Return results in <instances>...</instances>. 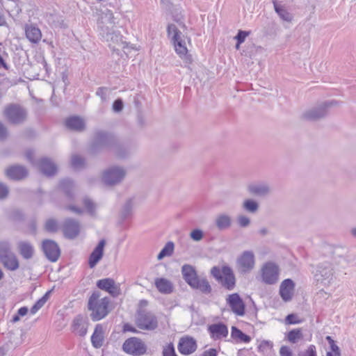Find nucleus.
Wrapping results in <instances>:
<instances>
[{
	"label": "nucleus",
	"instance_id": "a211bd4d",
	"mask_svg": "<svg viewBox=\"0 0 356 356\" xmlns=\"http://www.w3.org/2000/svg\"><path fill=\"white\" fill-rule=\"evenodd\" d=\"M99 289L109 293L113 297H117L120 294V289L115 284V281L111 278L99 280L97 282Z\"/></svg>",
	"mask_w": 356,
	"mask_h": 356
},
{
	"label": "nucleus",
	"instance_id": "4468645a",
	"mask_svg": "<svg viewBox=\"0 0 356 356\" xmlns=\"http://www.w3.org/2000/svg\"><path fill=\"white\" fill-rule=\"evenodd\" d=\"M226 301L233 313L240 316L245 314V305L238 293H234L229 295Z\"/></svg>",
	"mask_w": 356,
	"mask_h": 356
},
{
	"label": "nucleus",
	"instance_id": "de8ad7c7",
	"mask_svg": "<svg viewBox=\"0 0 356 356\" xmlns=\"http://www.w3.org/2000/svg\"><path fill=\"white\" fill-rule=\"evenodd\" d=\"M190 236L193 241H200L203 238V232L200 229H195L191 232Z\"/></svg>",
	"mask_w": 356,
	"mask_h": 356
},
{
	"label": "nucleus",
	"instance_id": "a18cd8bd",
	"mask_svg": "<svg viewBox=\"0 0 356 356\" xmlns=\"http://www.w3.org/2000/svg\"><path fill=\"white\" fill-rule=\"evenodd\" d=\"M346 250L341 247L335 248L333 251V257L334 259H337L339 258V261H337V264H341V260H345L343 257V254L346 253Z\"/></svg>",
	"mask_w": 356,
	"mask_h": 356
},
{
	"label": "nucleus",
	"instance_id": "6e6d98bb",
	"mask_svg": "<svg viewBox=\"0 0 356 356\" xmlns=\"http://www.w3.org/2000/svg\"><path fill=\"white\" fill-rule=\"evenodd\" d=\"M280 356H293L291 350L286 346H281L280 349Z\"/></svg>",
	"mask_w": 356,
	"mask_h": 356
},
{
	"label": "nucleus",
	"instance_id": "603ef678",
	"mask_svg": "<svg viewBox=\"0 0 356 356\" xmlns=\"http://www.w3.org/2000/svg\"><path fill=\"white\" fill-rule=\"evenodd\" d=\"M286 323L289 325L298 324L301 323L300 320L297 319V316L294 314H290L286 316L285 319Z\"/></svg>",
	"mask_w": 356,
	"mask_h": 356
},
{
	"label": "nucleus",
	"instance_id": "a19ab883",
	"mask_svg": "<svg viewBox=\"0 0 356 356\" xmlns=\"http://www.w3.org/2000/svg\"><path fill=\"white\" fill-rule=\"evenodd\" d=\"M302 337L303 334L300 328L291 330L288 332L286 336L287 340L292 343H297L299 340L302 339Z\"/></svg>",
	"mask_w": 356,
	"mask_h": 356
},
{
	"label": "nucleus",
	"instance_id": "bf43d9fd",
	"mask_svg": "<svg viewBox=\"0 0 356 356\" xmlns=\"http://www.w3.org/2000/svg\"><path fill=\"white\" fill-rule=\"evenodd\" d=\"M304 356H317L316 346L314 345H310L305 352Z\"/></svg>",
	"mask_w": 356,
	"mask_h": 356
},
{
	"label": "nucleus",
	"instance_id": "49530a36",
	"mask_svg": "<svg viewBox=\"0 0 356 356\" xmlns=\"http://www.w3.org/2000/svg\"><path fill=\"white\" fill-rule=\"evenodd\" d=\"M45 229L48 232H55L58 230V223L54 219H49L45 223Z\"/></svg>",
	"mask_w": 356,
	"mask_h": 356
},
{
	"label": "nucleus",
	"instance_id": "79ce46f5",
	"mask_svg": "<svg viewBox=\"0 0 356 356\" xmlns=\"http://www.w3.org/2000/svg\"><path fill=\"white\" fill-rule=\"evenodd\" d=\"M51 291H47L41 298H40L31 308V314H35L47 302L49 299Z\"/></svg>",
	"mask_w": 356,
	"mask_h": 356
},
{
	"label": "nucleus",
	"instance_id": "4be33fe9",
	"mask_svg": "<svg viewBox=\"0 0 356 356\" xmlns=\"http://www.w3.org/2000/svg\"><path fill=\"white\" fill-rule=\"evenodd\" d=\"M211 337L215 340L225 338L228 335V328L222 323H213L208 327Z\"/></svg>",
	"mask_w": 356,
	"mask_h": 356
},
{
	"label": "nucleus",
	"instance_id": "58836bf2",
	"mask_svg": "<svg viewBox=\"0 0 356 356\" xmlns=\"http://www.w3.org/2000/svg\"><path fill=\"white\" fill-rule=\"evenodd\" d=\"M59 187L67 197L70 199L73 197L72 190L74 188V184L72 181L68 179H63L60 182Z\"/></svg>",
	"mask_w": 356,
	"mask_h": 356
},
{
	"label": "nucleus",
	"instance_id": "ea45409f",
	"mask_svg": "<svg viewBox=\"0 0 356 356\" xmlns=\"http://www.w3.org/2000/svg\"><path fill=\"white\" fill-rule=\"evenodd\" d=\"M174 249H175L174 243L172 241H168V243H165V246L162 248V250L158 254L157 259L159 260H161L163 258H164L165 257H169V256L172 255V254L174 252Z\"/></svg>",
	"mask_w": 356,
	"mask_h": 356
},
{
	"label": "nucleus",
	"instance_id": "13d9d810",
	"mask_svg": "<svg viewBox=\"0 0 356 356\" xmlns=\"http://www.w3.org/2000/svg\"><path fill=\"white\" fill-rule=\"evenodd\" d=\"M273 344L271 341H263L259 345V349L261 350H271L273 348Z\"/></svg>",
	"mask_w": 356,
	"mask_h": 356
},
{
	"label": "nucleus",
	"instance_id": "aec40b11",
	"mask_svg": "<svg viewBox=\"0 0 356 356\" xmlns=\"http://www.w3.org/2000/svg\"><path fill=\"white\" fill-rule=\"evenodd\" d=\"M88 320L86 317L79 314L74 317L72 323V329L74 332L81 337H83L87 333Z\"/></svg>",
	"mask_w": 356,
	"mask_h": 356
},
{
	"label": "nucleus",
	"instance_id": "412c9836",
	"mask_svg": "<svg viewBox=\"0 0 356 356\" xmlns=\"http://www.w3.org/2000/svg\"><path fill=\"white\" fill-rule=\"evenodd\" d=\"M294 287L295 284L291 279H286L281 283L280 295L284 302H289L292 299Z\"/></svg>",
	"mask_w": 356,
	"mask_h": 356
},
{
	"label": "nucleus",
	"instance_id": "69168bd1",
	"mask_svg": "<svg viewBox=\"0 0 356 356\" xmlns=\"http://www.w3.org/2000/svg\"><path fill=\"white\" fill-rule=\"evenodd\" d=\"M173 19L177 23H178L180 26L185 28V24L183 21V16L181 15H173Z\"/></svg>",
	"mask_w": 356,
	"mask_h": 356
},
{
	"label": "nucleus",
	"instance_id": "7c9ffc66",
	"mask_svg": "<svg viewBox=\"0 0 356 356\" xmlns=\"http://www.w3.org/2000/svg\"><path fill=\"white\" fill-rule=\"evenodd\" d=\"M237 264L240 267H253L254 255L252 251H244L238 258Z\"/></svg>",
	"mask_w": 356,
	"mask_h": 356
},
{
	"label": "nucleus",
	"instance_id": "423d86ee",
	"mask_svg": "<svg viewBox=\"0 0 356 356\" xmlns=\"http://www.w3.org/2000/svg\"><path fill=\"white\" fill-rule=\"evenodd\" d=\"M211 273L226 289L230 291L235 287L236 279L232 268H211Z\"/></svg>",
	"mask_w": 356,
	"mask_h": 356
},
{
	"label": "nucleus",
	"instance_id": "dca6fc26",
	"mask_svg": "<svg viewBox=\"0 0 356 356\" xmlns=\"http://www.w3.org/2000/svg\"><path fill=\"white\" fill-rule=\"evenodd\" d=\"M42 249L46 257L51 261H56L60 256V249L56 242L45 240L42 243Z\"/></svg>",
	"mask_w": 356,
	"mask_h": 356
},
{
	"label": "nucleus",
	"instance_id": "ddd939ff",
	"mask_svg": "<svg viewBox=\"0 0 356 356\" xmlns=\"http://www.w3.org/2000/svg\"><path fill=\"white\" fill-rule=\"evenodd\" d=\"M62 230L65 238L74 239L76 238L80 233V222L73 218H67L63 222Z\"/></svg>",
	"mask_w": 356,
	"mask_h": 356
},
{
	"label": "nucleus",
	"instance_id": "f03ea898",
	"mask_svg": "<svg viewBox=\"0 0 356 356\" xmlns=\"http://www.w3.org/2000/svg\"><path fill=\"white\" fill-rule=\"evenodd\" d=\"M123 148L113 135L104 131H98L95 134L94 140L90 146V152L95 154L104 149H109L116 157H123L126 154L125 153L122 154L120 152Z\"/></svg>",
	"mask_w": 356,
	"mask_h": 356
},
{
	"label": "nucleus",
	"instance_id": "e2e57ef3",
	"mask_svg": "<svg viewBox=\"0 0 356 356\" xmlns=\"http://www.w3.org/2000/svg\"><path fill=\"white\" fill-rule=\"evenodd\" d=\"M67 210H69L73 213H77V214H81L83 213V209L77 207L74 205H68L65 207Z\"/></svg>",
	"mask_w": 356,
	"mask_h": 356
},
{
	"label": "nucleus",
	"instance_id": "e433bc0d",
	"mask_svg": "<svg viewBox=\"0 0 356 356\" xmlns=\"http://www.w3.org/2000/svg\"><path fill=\"white\" fill-rule=\"evenodd\" d=\"M231 337L232 339L239 342L249 343L251 341L250 336L243 333L241 330L235 326L232 327Z\"/></svg>",
	"mask_w": 356,
	"mask_h": 356
},
{
	"label": "nucleus",
	"instance_id": "f704fd0d",
	"mask_svg": "<svg viewBox=\"0 0 356 356\" xmlns=\"http://www.w3.org/2000/svg\"><path fill=\"white\" fill-rule=\"evenodd\" d=\"M215 224L219 230H225L230 227L232 218L227 214H220L216 218Z\"/></svg>",
	"mask_w": 356,
	"mask_h": 356
},
{
	"label": "nucleus",
	"instance_id": "f257e3e1",
	"mask_svg": "<svg viewBox=\"0 0 356 356\" xmlns=\"http://www.w3.org/2000/svg\"><path fill=\"white\" fill-rule=\"evenodd\" d=\"M114 24L113 13L108 10L99 19L98 29L100 35L108 42L109 47L113 51L118 52L127 47V43L122 40V36L120 33L113 29Z\"/></svg>",
	"mask_w": 356,
	"mask_h": 356
},
{
	"label": "nucleus",
	"instance_id": "bb28decb",
	"mask_svg": "<svg viewBox=\"0 0 356 356\" xmlns=\"http://www.w3.org/2000/svg\"><path fill=\"white\" fill-rule=\"evenodd\" d=\"M314 277L318 282L323 285H329L333 279L332 268H318Z\"/></svg>",
	"mask_w": 356,
	"mask_h": 356
},
{
	"label": "nucleus",
	"instance_id": "2f4dec72",
	"mask_svg": "<svg viewBox=\"0 0 356 356\" xmlns=\"http://www.w3.org/2000/svg\"><path fill=\"white\" fill-rule=\"evenodd\" d=\"M4 7L10 17L17 16L22 11L19 0H6Z\"/></svg>",
	"mask_w": 356,
	"mask_h": 356
},
{
	"label": "nucleus",
	"instance_id": "8fccbe9b",
	"mask_svg": "<svg viewBox=\"0 0 356 356\" xmlns=\"http://www.w3.org/2000/svg\"><path fill=\"white\" fill-rule=\"evenodd\" d=\"M250 34V31L239 30L237 35L234 37V39L236 40L238 43H243L246 37H248Z\"/></svg>",
	"mask_w": 356,
	"mask_h": 356
},
{
	"label": "nucleus",
	"instance_id": "f8f14e48",
	"mask_svg": "<svg viewBox=\"0 0 356 356\" xmlns=\"http://www.w3.org/2000/svg\"><path fill=\"white\" fill-rule=\"evenodd\" d=\"M333 102H325L318 106L306 111L302 115V118L309 121H316L325 117L327 114V108L333 104Z\"/></svg>",
	"mask_w": 356,
	"mask_h": 356
},
{
	"label": "nucleus",
	"instance_id": "1a4fd4ad",
	"mask_svg": "<svg viewBox=\"0 0 356 356\" xmlns=\"http://www.w3.org/2000/svg\"><path fill=\"white\" fill-rule=\"evenodd\" d=\"M126 170L119 166H112L106 170L102 180L106 185L114 186L120 184L126 176Z\"/></svg>",
	"mask_w": 356,
	"mask_h": 356
},
{
	"label": "nucleus",
	"instance_id": "c9c22d12",
	"mask_svg": "<svg viewBox=\"0 0 356 356\" xmlns=\"http://www.w3.org/2000/svg\"><path fill=\"white\" fill-rule=\"evenodd\" d=\"M241 207L245 211L250 213H256L259 209V203L251 198L244 200Z\"/></svg>",
	"mask_w": 356,
	"mask_h": 356
},
{
	"label": "nucleus",
	"instance_id": "052dcab7",
	"mask_svg": "<svg viewBox=\"0 0 356 356\" xmlns=\"http://www.w3.org/2000/svg\"><path fill=\"white\" fill-rule=\"evenodd\" d=\"M8 131L4 124L0 122V139L4 140L7 138Z\"/></svg>",
	"mask_w": 356,
	"mask_h": 356
},
{
	"label": "nucleus",
	"instance_id": "9d476101",
	"mask_svg": "<svg viewBox=\"0 0 356 356\" xmlns=\"http://www.w3.org/2000/svg\"><path fill=\"white\" fill-rule=\"evenodd\" d=\"M122 349L127 354L140 356L146 353L147 346L140 339L131 337L124 342Z\"/></svg>",
	"mask_w": 356,
	"mask_h": 356
},
{
	"label": "nucleus",
	"instance_id": "774afa93",
	"mask_svg": "<svg viewBox=\"0 0 356 356\" xmlns=\"http://www.w3.org/2000/svg\"><path fill=\"white\" fill-rule=\"evenodd\" d=\"M202 356H217V351L214 348H210L208 350H205Z\"/></svg>",
	"mask_w": 356,
	"mask_h": 356
},
{
	"label": "nucleus",
	"instance_id": "2eb2a0df",
	"mask_svg": "<svg viewBox=\"0 0 356 356\" xmlns=\"http://www.w3.org/2000/svg\"><path fill=\"white\" fill-rule=\"evenodd\" d=\"M247 191L250 194L261 197H267L272 193L270 186L266 182L249 184Z\"/></svg>",
	"mask_w": 356,
	"mask_h": 356
},
{
	"label": "nucleus",
	"instance_id": "864d4df0",
	"mask_svg": "<svg viewBox=\"0 0 356 356\" xmlns=\"http://www.w3.org/2000/svg\"><path fill=\"white\" fill-rule=\"evenodd\" d=\"M123 102L121 99H116L113 104V109L115 112H120L123 109Z\"/></svg>",
	"mask_w": 356,
	"mask_h": 356
},
{
	"label": "nucleus",
	"instance_id": "0e129e2a",
	"mask_svg": "<svg viewBox=\"0 0 356 356\" xmlns=\"http://www.w3.org/2000/svg\"><path fill=\"white\" fill-rule=\"evenodd\" d=\"M123 332H131L134 333L138 332L137 330L129 323H125L123 325Z\"/></svg>",
	"mask_w": 356,
	"mask_h": 356
},
{
	"label": "nucleus",
	"instance_id": "20e7f679",
	"mask_svg": "<svg viewBox=\"0 0 356 356\" xmlns=\"http://www.w3.org/2000/svg\"><path fill=\"white\" fill-rule=\"evenodd\" d=\"M167 32L168 35L171 36L176 53L186 63H191L193 59L191 56L188 54L186 47V43H190V39L185 37L173 24H168Z\"/></svg>",
	"mask_w": 356,
	"mask_h": 356
},
{
	"label": "nucleus",
	"instance_id": "680f3d73",
	"mask_svg": "<svg viewBox=\"0 0 356 356\" xmlns=\"http://www.w3.org/2000/svg\"><path fill=\"white\" fill-rule=\"evenodd\" d=\"M8 194V187L3 184H0V199L5 198Z\"/></svg>",
	"mask_w": 356,
	"mask_h": 356
},
{
	"label": "nucleus",
	"instance_id": "a878e982",
	"mask_svg": "<svg viewBox=\"0 0 356 356\" xmlns=\"http://www.w3.org/2000/svg\"><path fill=\"white\" fill-rule=\"evenodd\" d=\"M25 33L27 39L33 43H38L42 38L41 31L33 24H26Z\"/></svg>",
	"mask_w": 356,
	"mask_h": 356
},
{
	"label": "nucleus",
	"instance_id": "cd10ccee",
	"mask_svg": "<svg viewBox=\"0 0 356 356\" xmlns=\"http://www.w3.org/2000/svg\"><path fill=\"white\" fill-rule=\"evenodd\" d=\"M39 168L47 176H52L56 174L57 168L56 165L47 158H42L39 162Z\"/></svg>",
	"mask_w": 356,
	"mask_h": 356
},
{
	"label": "nucleus",
	"instance_id": "393cba45",
	"mask_svg": "<svg viewBox=\"0 0 356 356\" xmlns=\"http://www.w3.org/2000/svg\"><path fill=\"white\" fill-rule=\"evenodd\" d=\"M154 284L157 290L163 294H170L174 291V285L171 281L166 278L158 277L154 280Z\"/></svg>",
	"mask_w": 356,
	"mask_h": 356
},
{
	"label": "nucleus",
	"instance_id": "c756f323",
	"mask_svg": "<svg viewBox=\"0 0 356 356\" xmlns=\"http://www.w3.org/2000/svg\"><path fill=\"white\" fill-rule=\"evenodd\" d=\"M105 241L101 240L97 246L95 248V250L91 253L89 258V265L90 267H94L97 263L100 260L103 255V250L105 245Z\"/></svg>",
	"mask_w": 356,
	"mask_h": 356
},
{
	"label": "nucleus",
	"instance_id": "3c124183",
	"mask_svg": "<svg viewBox=\"0 0 356 356\" xmlns=\"http://www.w3.org/2000/svg\"><path fill=\"white\" fill-rule=\"evenodd\" d=\"M237 221H238V225L241 227H246L248 226H249V225L250 224V220L248 217L245 216H239L238 218H237Z\"/></svg>",
	"mask_w": 356,
	"mask_h": 356
},
{
	"label": "nucleus",
	"instance_id": "09e8293b",
	"mask_svg": "<svg viewBox=\"0 0 356 356\" xmlns=\"http://www.w3.org/2000/svg\"><path fill=\"white\" fill-rule=\"evenodd\" d=\"M163 356H177L172 343L168 344L163 348Z\"/></svg>",
	"mask_w": 356,
	"mask_h": 356
},
{
	"label": "nucleus",
	"instance_id": "0eeeda50",
	"mask_svg": "<svg viewBox=\"0 0 356 356\" xmlns=\"http://www.w3.org/2000/svg\"><path fill=\"white\" fill-rule=\"evenodd\" d=\"M0 261L4 267H19V260L8 241H0Z\"/></svg>",
	"mask_w": 356,
	"mask_h": 356
},
{
	"label": "nucleus",
	"instance_id": "7ed1b4c3",
	"mask_svg": "<svg viewBox=\"0 0 356 356\" xmlns=\"http://www.w3.org/2000/svg\"><path fill=\"white\" fill-rule=\"evenodd\" d=\"M109 305V298H100V293L94 291L88 302V309L90 312V316L92 321H98L104 318L111 311Z\"/></svg>",
	"mask_w": 356,
	"mask_h": 356
},
{
	"label": "nucleus",
	"instance_id": "5fc2aeb1",
	"mask_svg": "<svg viewBox=\"0 0 356 356\" xmlns=\"http://www.w3.org/2000/svg\"><path fill=\"white\" fill-rule=\"evenodd\" d=\"M62 268H51V270L49 273V279L52 281H56L60 280V277L57 276L56 273H59Z\"/></svg>",
	"mask_w": 356,
	"mask_h": 356
},
{
	"label": "nucleus",
	"instance_id": "6e6552de",
	"mask_svg": "<svg viewBox=\"0 0 356 356\" xmlns=\"http://www.w3.org/2000/svg\"><path fill=\"white\" fill-rule=\"evenodd\" d=\"M3 115L10 123L15 124L24 122L26 118V110L15 104L8 105L3 111Z\"/></svg>",
	"mask_w": 356,
	"mask_h": 356
},
{
	"label": "nucleus",
	"instance_id": "39448f33",
	"mask_svg": "<svg viewBox=\"0 0 356 356\" xmlns=\"http://www.w3.org/2000/svg\"><path fill=\"white\" fill-rule=\"evenodd\" d=\"M182 275L186 282L193 289L200 291L205 295L211 293L212 288L205 278L200 277L195 271V268H181Z\"/></svg>",
	"mask_w": 356,
	"mask_h": 356
},
{
	"label": "nucleus",
	"instance_id": "473e14b6",
	"mask_svg": "<svg viewBox=\"0 0 356 356\" xmlns=\"http://www.w3.org/2000/svg\"><path fill=\"white\" fill-rule=\"evenodd\" d=\"M66 127L72 130L82 131L84 129L85 123L82 118L78 116H72L65 121Z\"/></svg>",
	"mask_w": 356,
	"mask_h": 356
},
{
	"label": "nucleus",
	"instance_id": "72a5a7b5",
	"mask_svg": "<svg viewBox=\"0 0 356 356\" xmlns=\"http://www.w3.org/2000/svg\"><path fill=\"white\" fill-rule=\"evenodd\" d=\"M273 6L275 11L279 15V17L283 20L287 22H291L293 19L292 15L286 10L284 6L278 3L276 1H273Z\"/></svg>",
	"mask_w": 356,
	"mask_h": 356
},
{
	"label": "nucleus",
	"instance_id": "f3484780",
	"mask_svg": "<svg viewBox=\"0 0 356 356\" xmlns=\"http://www.w3.org/2000/svg\"><path fill=\"white\" fill-rule=\"evenodd\" d=\"M279 275V268H261L259 278L263 283L273 285L278 282Z\"/></svg>",
	"mask_w": 356,
	"mask_h": 356
},
{
	"label": "nucleus",
	"instance_id": "9b49d317",
	"mask_svg": "<svg viewBox=\"0 0 356 356\" xmlns=\"http://www.w3.org/2000/svg\"><path fill=\"white\" fill-rule=\"evenodd\" d=\"M136 325L142 330H154L158 327V321L152 313L142 312L138 314Z\"/></svg>",
	"mask_w": 356,
	"mask_h": 356
},
{
	"label": "nucleus",
	"instance_id": "6ab92c4d",
	"mask_svg": "<svg viewBox=\"0 0 356 356\" xmlns=\"http://www.w3.org/2000/svg\"><path fill=\"white\" fill-rule=\"evenodd\" d=\"M197 349L195 340L189 337H182L178 343V350L181 354L190 355L194 353Z\"/></svg>",
	"mask_w": 356,
	"mask_h": 356
},
{
	"label": "nucleus",
	"instance_id": "b1692460",
	"mask_svg": "<svg viewBox=\"0 0 356 356\" xmlns=\"http://www.w3.org/2000/svg\"><path fill=\"white\" fill-rule=\"evenodd\" d=\"M6 172L8 177L14 180L22 179L28 175L26 168L22 165L10 166L6 170Z\"/></svg>",
	"mask_w": 356,
	"mask_h": 356
},
{
	"label": "nucleus",
	"instance_id": "c85d7f7f",
	"mask_svg": "<svg viewBox=\"0 0 356 356\" xmlns=\"http://www.w3.org/2000/svg\"><path fill=\"white\" fill-rule=\"evenodd\" d=\"M104 340V328L101 324L96 325L93 334L91 336V343L92 346L99 348L103 346Z\"/></svg>",
	"mask_w": 356,
	"mask_h": 356
},
{
	"label": "nucleus",
	"instance_id": "4d7b16f0",
	"mask_svg": "<svg viewBox=\"0 0 356 356\" xmlns=\"http://www.w3.org/2000/svg\"><path fill=\"white\" fill-rule=\"evenodd\" d=\"M106 92L107 88L104 87L98 88L96 92L97 96L100 97L102 101H106Z\"/></svg>",
	"mask_w": 356,
	"mask_h": 356
},
{
	"label": "nucleus",
	"instance_id": "c03bdc74",
	"mask_svg": "<svg viewBox=\"0 0 356 356\" xmlns=\"http://www.w3.org/2000/svg\"><path fill=\"white\" fill-rule=\"evenodd\" d=\"M83 204L85 206L87 211L92 216L95 214L96 204L92 200L88 197H84L83 200Z\"/></svg>",
	"mask_w": 356,
	"mask_h": 356
},
{
	"label": "nucleus",
	"instance_id": "4c0bfd02",
	"mask_svg": "<svg viewBox=\"0 0 356 356\" xmlns=\"http://www.w3.org/2000/svg\"><path fill=\"white\" fill-rule=\"evenodd\" d=\"M134 206V202L132 198H129L125 202L120 211V217L122 219L124 220L131 216Z\"/></svg>",
	"mask_w": 356,
	"mask_h": 356
},
{
	"label": "nucleus",
	"instance_id": "5701e85b",
	"mask_svg": "<svg viewBox=\"0 0 356 356\" xmlns=\"http://www.w3.org/2000/svg\"><path fill=\"white\" fill-rule=\"evenodd\" d=\"M17 249L22 257L26 260L33 258L35 249L31 243L27 241H20L17 243Z\"/></svg>",
	"mask_w": 356,
	"mask_h": 356
},
{
	"label": "nucleus",
	"instance_id": "37998d69",
	"mask_svg": "<svg viewBox=\"0 0 356 356\" xmlns=\"http://www.w3.org/2000/svg\"><path fill=\"white\" fill-rule=\"evenodd\" d=\"M71 165L75 170H79L85 166V161L79 155H73L71 159Z\"/></svg>",
	"mask_w": 356,
	"mask_h": 356
},
{
	"label": "nucleus",
	"instance_id": "338daca9",
	"mask_svg": "<svg viewBox=\"0 0 356 356\" xmlns=\"http://www.w3.org/2000/svg\"><path fill=\"white\" fill-rule=\"evenodd\" d=\"M330 349L334 353V356H341L340 349L336 343L332 344Z\"/></svg>",
	"mask_w": 356,
	"mask_h": 356
}]
</instances>
